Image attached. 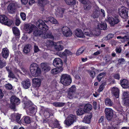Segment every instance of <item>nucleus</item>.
<instances>
[{
    "label": "nucleus",
    "mask_w": 129,
    "mask_h": 129,
    "mask_svg": "<svg viewBox=\"0 0 129 129\" xmlns=\"http://www.w3.org/2000/svg\"><path fill=\"white\" fill-rule=\"evenodd\" d=\"M30 69L31 75L34 77L38 76L41 74V70L38 65L36 63L32 64L30 67Z\"/></svg>",
    "instance_id": "nucleus-1"
},
{
    "label": "nucleus",
    "mask_w": 129,
    "mask_h": 129,
    "mask_svg": "<svg viewBox=\"0 0 129 129\" xmlns=\"http://www.w3.org/2000/svg\"><path fill=\"white\" fill-rule=\"evenodd\" d=\"M60 81L64 85H69L72 82V79L71 76L68 74H63L61 76Z\"/></svg>",
    "instance_id": "nucleus-2"
},
{
    "label": "nucleus",
    "mask_w": 129,
    "mask_h": 129,
    "mask_svg": "<svg viewBox=\"0 0 129 129\" xmlns=\"http://www.w3.org/2000/svg\"><path fill=\"white\" fill-rule=\"evenodd\" d=\"M0 22L5 25L9 26L13 23V21L5 15H0Z\"/></svg>",
    "instance_id": "nucleus-3"
},
{
    "label": "nucleus",
    "mask_w": 129,
    "mask_h": 129,
    "mask_svg": "<svg viewBox=\"0 0 129 129\" xmlns=\"http://www.w3.org/2000/svg\"><path fill=\"white\" fill-rule=\"evenodd\" d=\"M10 101L11 105L10 107L11 109H14L15 108L16 106L19 105L21 103L19 99L15 95L12 96L10 98Z\"/></svg>",
    "instance_id": "nucleus-4"
},
{
    "label": "nucleus",
    "mask_w": 129,
    "mask_h": 129,
    "mask_svg": "<svg viewBox=\"0 0 129 129\" xmlns=\"http://www.w3.org/2000/svg\"><path fill=\"white\" fill-rule=\"evenodd\" d=\"M107 21L111 26H114L120 22V20L119 17L117 15L114 16L113 18L112 17H109L108 18Z\"/></svg>",
    "instance_id": "nucleus-5"
},
{
    "label": "nucleus",
    "mask_w": 129,
    "mask_h": 129,
    "mask_svg": "<svg viewBox=\"0 0 129 129\" xmlns=\"http://www.w3.org/2000/svg\"><path fill=\"white\" fill-rule=\"evenodd\" d=\"M128 10L124 7L122 6L118 9V13L122 18L126 19L128 17Z\"/></svg>",
    "instance_id": "nucleus-6"
},
{
    "label": "nucleus",
    "mask_w": 129,
    "mask_h": 129,
    "mask_svg": "<svg viewBox=\"0 0 129 129\" xmlns=\"http://www.w3.org/2000/svg\"><path fill=\"white\" fill-rule=\"evenodd\" d=\"M76 116L73 114L70 115L64 121V123L67 125L69 126L76 122Z\"/></svg>",
    "instance_id": "nucleus-7"
},
{
    "label": "nucleus",
    "mask_w": 129,
    "mask_h": 129,
    "mask_svg": "<svg viewBox=\"0 0 129 129\" xmlns=\"http://www.w3.org/2000/svg\"><path fill=\"white\" fill-rule=\"evenodd\" d=\"M53 66L58 69L62 70L63 63L62 60L60 58H55L53 61Z\"/></svg>",
    "instance_id": "nucleus-8"
},
{
    "label": "nucleus",
    "mask_w": 129,
    "mask_h": 129,
    "mask_svg": "<svg viewBox=\"0 0 129 129\" xmlns=\"http://www.w3.org/2000/svg\"><path fill=\"white\" fill-rule=\"evenodd\" d=\"M45 22L42 20H39L37 22L36 25L39 29L43 31L48 30V27Z\"/></svg>",
    "instance_id": "nucleus-9"
},
{
    "label": "nucleus",
    "mask_w": 129,
    "mask_h": 129,
    "mask_svg": "<svg viewBox=\"0 0 129 129\" xmlns=\"http://www.w3.org/2000/svg\"><path fill=\"white\" fill-rule=\"evenodd\" d=\"M62 31L63 35L66 37H70L73 34L71 29L67 26L63 27L62 28Z\"/></svg>",
    "instance_id": "nucleus-10"
},
{
    "label": "nucleus",
    "mask_w": 129,
    "mask_h": 129,
    "mask_svg": "<svg viewBox=\"0 0 129 129\" xmlns=\"http://www.w3.org/2000/svg\"><path fill=\"white\" fill-rule=\"evenodd\" d=\"M17 8V6L16 4L14 3H11L9 4L7 9L10 13L14 14L16 11Z\"/></svg>",
    "instance_id": "nucleus-11"
},
{
    "label": "nucleus",
    "mask_w": 129,
    "mask_h": 129,
    "mask_svg": "<svg viewBox=\"0 0 129 129\" xmlns=\"http://www.w3.org/2000/svg\"><path fill=\"white\" fill-rule=\"evenodd\" d=\"M75 86L73 85L69 89L68 92V96L70 99L72 98L76 91Z\"/></svg>",
    "instance_id": "nucleus-12"
},
{
    "label": "nucleus",
    "mask_w": 129,
    "mask_h": 129,
    "mask_svg": "<svg viewBox=\"0 0 129 129\" xmlns=\"http://www.w3.org/2000/svg\"><path fill=\"white\" fill-rule=\"evenodd\" d=\"M105 114L106 117L108 120H110L112 118L113 114L112 110L110 108L105 109Z\"/></svg>",
    "instance_id": "nucleus-13"
},
{
    "label": "nucleus",
    "mask_w": 129,
    "mask_h": 129,
    "mask_svg": "<svg viewBox=\"0 0 129 129\" xmlns=\"http://www.w3.org/2000/svg\"><path fill=\"white\" fill-rule=\"evenodd\" d=\"M24 27L25 30L28 31V33L30 34L35 28V26L32 24H27L25 25Z\"/></svg>",
    "instance_id": "nucleus-14"
},
{
    "label": "nucleus",
    "mask_w": 129,
    "mask_h": 129,
    "mask_svg": "<svg viewBox=\"0 0 129 129\" xmlns=\"http://www.w3.org/2000/svg\"><path fill=\"white\" fill-rule=\"evenodd\" d=\"M21 85L25 89L29 88L31 85L30 80L29 79L25 80L22 82Z\"/></svg>",
    "instance_id": "nucleus-15"
},
{
    "label": "nucleus",
    "mask_w": 129,
    "mask_h": 129,
    "mask_svg": "<svg viewBox=\"0 0 129 129\" xmlns=\"http://www.w3.org/2000/svg\"><path fill=\"white\" fill-rule=\"evenodd\" d=\"M92 115L91 113H89L88 115L84 117L82 121L85 123L89 124L90 123Z\"/></svg>",
    "instance_id": "nucleus-16"
},
{
    "label": "nucleus",
    "mask_w": 129,
    "mask_h": 129,
    "mask_svg": "<svg viewBox=\"0 0 129 129\" xmlns=\"http://www.w3.org/2000/svg\"><path fill=\"white\" fill-rule=\"evenodd\" d=\"M33 85L35 87H39L40 86L41 82L40 79L35 78L32 80Z\"/></svg>",
    "instance_id": "nucleus-17"
},
{
    "label": "nucleus",
    "mask_w": 129,
    "mask_h": 129,
    "mask_svg": "<svg viewBox=\"0 0 129 129\" xmlns=\"http://www.w3.org/2000/svg\"><path fill=\"white\" fill-rule=\"evenodd\" d=\"M36 26H35V28L33 32V35L35 36H40L41 35H42L43 36L44 32L42 30H39L37 28H36Z\"/></svg>",
    "instance_id": "nucleus-18"
},
{
    "label": "nucleus",
    "mask_w": 129,
    "mask_h": 129,
    "mask_svg": "<svg viewBox=\"0 0 129 129\" xmlns=\"http://www.w3.org/2000/svg\"><path fill=\"white\" fill-rule=\"evenodd\" d=\"M120 83L121 86L124 88H129V82L126 79H124L120 81Z\"/></svg>",
    "instance_id": "nucleus-19"
},
{
    "label": "nucleus",
    "mask_w": 129,
    "mask_h": 129,
    "mask_svg": "<svg viewBox=\"0 0 129 129\" xmlns=\"http://www.w3.org/2000/svg\"><path fill=\"white\" fill-rule=\"evenodd\" d=\"M112 93L116 98H118L119 94V89L116 87H113L111 89Z\"/></svg>",
    "instance_id": "nucleus-20"
},
{
    "label": "nucleus",
    "mask_w": 129,
    "mask_h": 129,
    "mask_svg": "<svg viewBox=\"0 0 129 129\" xmlns=\"http://www.w3.org/2000/svg\"><path fill=\"white\" fill-rule=\"evenodd\" d=\"M41 64V68L45 72H47L50 70V67L47 63L43 62Z\"/></svg>",
    "instance_id": "nucleus-21"
},
{
    "label": "nucleus",
    "mask_w": 129,
    "mask_h": 129,
    "mask_svg": "<svg viewBox=\"0 0 129 129\" xmlns=\"http://www.w3.org/2000/svg\"><path fill=\"white\" fill-rule=\"evenodd\" d=\"M64 10L65 9L64 8L57 9L56 13V16L58 17H62Z\"/></svg>",
    "instance_id": "nucleus-22"
},
{
    "label": "nucleus",
    "mask_w": 129,
    "mask_h": 129,
    "mask_svg": "<svg viewBox=\"0 0 129 129\" xmlns=\"http://www.w3.org/2000/svg\"><path fill=\"white\" fill-rule=\"evenodd\" d=\"M100 13V10L99 7H97L95 8L92 15V17L94 18H97L99 16Z\"/></svg>",
    "instance_id": "nucleus-23"
},
{
    "label": "nucleus",
    "mask_w": 129,
    "mask_h": 129,
    "mask_svg": "<svg viewBox=\"0 0 129 129\" xmlns=\"http://www.w3.org/2000/svg\"><path fill=\"white\" fill-rule=\"evenodd\" d=\"M47 20H45V22L46 23H47L49 21L53 24H58V23L57 20L52 17L50 16L48 17Z\"/></svg>",
    "instance_id": "nucleus-24"
},
{
    "label": "nucleus",
    "mask_w": 129,
    "mask_h": 129,
    "mask_svg": "<svg viewBox=\"0 0 129 129\" xmlns=\"http://www.w3.org/2000/svg\"><path fill=\"white\" fill-rule=\"evenodd\" d=\"M47 30H44V34H43V36H44L45 38H50L53 39H54V36L51 33H48L47 31Z\"/></svg>",
    "instance_id": "nucleus-25"
},
{
    "label": "nucleus",
    "mask_w": 129,
    "mask_h": 129,
    "mask_svg": "<svg viewBox=\"0 0 129 129\" xmlns=\"http://www.w3.org/2000/svg\"><path fill=\"white\" fill-rule=\"evenodd\" d=\"M71 52L68 50H65L62 52H60L59 56L62 58H67V56L70 54H71Z\"/></svg>",
    "instance_id": "nucleus-26"
},
{
    "label": "nucleus",
    "mask_w": 129,
    "mask_h": 129,
    "mask_svg": "<svg viewBox=\"0 0 129 129\" xmlns=\"http://www.w3.org/2000/svg\"><path fill=\"white\" fill-rule=\"evenodd\" d=\"M92 108V105L89 104H86L84 108V112H87L91 111Z\"/></svg>",
    "instance_id": "nucleus-27"
},
{
    "label": "nucleus",
    "mask_w": 129,
    "mask_h": 129,
    "mask_svg": "<svg viewBox=\"0 0 129 129\" xmlns=\"http://www.w3.org/2000/svg\"><path fill=\"white\" fill-rule=\"evenodd\" d=\"M9 51L7 48H5L3 49L2 52V56L5 58H7L9 55Z\"/></svg>",
    "instance_id": "nucleus-28"
},
{
    "label": "nucleus",
    "mask_w": 129,
    "mask_h": 129,
    "mask_svg": "<svg viewBox=\"0 0 129 129\" xmlns=\"http://www.w3.org/2000/svg\"><path fill=\"white\" fill-rule=\"evenodd\" d=\"M74 33L76 35L79 37H83V33L81 29H76L75 30Z\"/></svg>",
    "instance_id": "nucleus-29"
},
{
    "label": "nucleus",
    "mask_w": 129,
    "mask_h": 129,
    "mask_svg": "<svg viewBox=\"0 0 129 129\" xmlns=\"http://www.w3.org/2000/svg\"><path fill=\"white\" fill-rule=\"evenodd\" d=\"M21 120L23 122L26 124H29L31 122V120L30 117L27 116H24L22 119Z\"/></svg>",
    "instance_id": "nucleus-30"
},
{
    "label": "nucleus",
    "mask_w": 129,
    "mask_h": 129,
    "mask_svg": "<svg viewBox=\"0 0 129 129\" xmlns=\"http://www.w3.org/2000/svg\"><path fill=\"white\" fill-rule=\"evenodd\" d=\"M66 4L71 6H74L76 4V0H64Z\"/></svg>",
    "instance_id": "nucleus-31"
},
{
    "label": "nucleus",
    "mask_w": 129,
    "mask_h": 129,
    "mask_svg": "<svg viewBox=\"0 0 129 129\" xmlns=\"http://www.w3.org/2000/svg\"><path fill=\"white\" fill-rule=\"evenodd\" d=\"M31 47V45L29 44H28L25 46L23 50V52L25 53H28L29 52L30 50V48Z\"/></svg>",
    "instance_id": "nucleus-32"
},
{
    "label": "nucleus",
    "mask_w": 129,
    "mask_h": 129,
    "mask_svg": "<svg viewBox=\"0 0 129 129\" xmlns=\"http://www.w3.org/2000/svg\"><path fill=\"white\" fill-rule=\"evenodd\" d=\"M12 30L15 36H18L20 35V31L17 27H13Z\"/></svg>",
    "instance_id": "nucleus-33"
},
{
    "label": "nucleus",
    "mask_w": 129,
    "mask_h": 129,
    "mask_svg": "<svg viewBox=\"0 0 129 129\" xmlns=\"http://www.w3.org/2000/svg\"><path fill=\"white\" fill-rule=\"evenodd\" d=\"M53 106L56 107H61L64 106L65 103L62 102H54L53 103Z\"/></svg>",
    "instance_id": "nucleus-34"
},
{
    "label": "nucleus",
    "mask_w": 129,
    "mask_h": 129,
    "mask_svg": "<svg viewBox=\"0 0 129 129\" xmlns=\"http://www.w3.org/2000/svg\"><path fill=\"white\" fill-rule=\"evenodd\" d=\"M54 48L56 51H59L62 50L63 47L62 46L59 44H57L54 46Z\"/></svg>",
    "instance_id": "nucleus-35"
},
{
    "label": "nucleus",
    "mask_w": 129,
    "mask_h": 129,
    "mask_svg": "<svg viewBox=\"0 0 129 129\" xmlns=\"http://www.w3.org/2000/svg\"><path fill=\"white\" fill-rule=\"evenodd\" d=\"M113 103L112 101L109 98H107L105 100V105L109 106H112Z\"/></svg>",
    "instance_id": "nucleus-36"
},
{
    "label": "nucleus",
    "mask_w": 129,
    "mask_h": 129,
    "mask_svg": "<svg viewBox=\"0 0 129 129\" xmlns=\"http://www.w3.org/2000/svg\"><path fill=\"white\" fill-rule=\"evenodd\" d=\"M57 69V68L52 69L51 71V73L53 75L59 73L60 71H61L62 70H59V69Z\"/></svg>",
    "instance_id": "nucleus-37"
},
{
    "label": "nucleus",
    "mask_w": 129,
    "mask_h": 129,
    "mask_svg": "<svg viewBox=\"0 0 129 129\" xmlns=\"http://www.w3.org/2000/svg\"><path fill=\"white\" fill-rule=\"evenodd\" d=\"M105 74L104 72L100 73L97 77L96 78L99 82H100Z\"/></svg>",
    "instance_id": "nucleus-38"
},
{
    "label": "nucleus",
    "mask_w": 129,
    "mask_h": 129,
    "mask_svg": "<svg viewBox=\"0 0 129 129\" xmlns=\"http://www.w3.org/2000/svg\"><path fill=\"white\" fill-rule=\"evenodd\" d=\"M7 64L6 62L0 59V69L1 70L5 67Z\"/></svg>",
    "instance_id": "nucleus-39"
},
{
    "label": "nucleus",
    "mask_w": 129,
    "mask_h": 129,
    "mask_svg": "<svg viewBox=\"0 0 129 129\" xmlns=\"http://www.w3.org/2000/svg\"><path fill=\"white\" fill-rule=\"evenodd\" d=\"M47 0H38V4H41L42 6H44L47 4Z\"/></svg>",
    "instance_id": "nucleus-40"
},
{
    "label": "nucleus",
    "mask_w": 129,
    "mask_h": 129,
    "mask_svg": "<svg viewBox=\"0 0 129 129\" xmlns=\"http://www.w3.org/2000/svg\"><path fill=\"white\" fill-rule=\"evenodd\" d=\"M28 110L30 113L35 114L36 113V109L35 106H32L28 109Z\"/></svg>",
    "instance_id": "nucleus-41"
},
{
    "label": "nucleus",
    "mask_w": 129,
    "mask_h": 129,
    "mask_svg": "<svg viewBox=\"0 0 129 129\" xmlns=\"http://www.w3.org/2000/svg\"><path fill=\"white\" fill-rule=\"evenodd\" d=\"M25 107L26 108H30L33 106V103L31 101H28L24 103Z\"/></svg>",
    "instance_id": "nucleus-42"
},
{
    "label": "nucleus",
    "mask_w": 129,
    "mask_h": 129,
    "mask_svg": "<svg viewBox=\"0 0 129 129\" xmlns=\"http://www.w3.org/2000/svg\"><path fill=\"white\" fill-rule=\"evenodd\" d=\"M45 117L47 118H49L50 116H52V114L48 111H45L44 113Z\"/></svg>",
    "instance_id": "nucleus-43"
},
{
    "label": "nucleus",
    "mask_w": 129,
    "mask_h": 129,
    "mask_svg": "<svg viewBox=\"0 0 129 129\" xmlns=\"http://www.w3.org/2000/svg\"><path fill=\"white\" fill-rule=\"evenodd\" d=\"M91 7V5L87 3L84 4L83 6L84 9L86 11H88L90 9Z\"/></svg>",
    "instance_id": "nucleus-44"
},
{
    "label": "nucleus",
    "mask_w": 129,
    "mask_h": 129,
    "mask_svg": "<svg viewBox=\"0 0 129 129\" xmlns=\"http://www.w3.org/2000/svg\"><path fill=\"white\" fill-rule=\"evenodd\" d=\"M84 50V49L83 47H81L77 51L76 55L77 56L81 54L83 52Z\"/></svg>",
    "instance_id": "nucleus-45"
},
{
    "label": "nucleus",
    "mask_w": 129,
    "mask_h": 129,
    "mask_svg": "<svg viewBox=\"0 0 129 129\" xmlns=\"http://www.w3.org/2000/svg\"><path fill=\"white\" fill-rule=\"evenodd\" d=\"M84 109L80 108L78 109L76 112L77 115H81L84 114Z\"/></svg>",
    "instance_id": "nucleus-46"
},
{
    "label": "nucleus",
    "mask_w": 129,
    "mask_h": 129,
    "mask_svg": "<svg viewBox=\"0 0 129 129\" xmlns=\"http://www.w3.org/2000/svg\"><path fill=\"white\" fill-rule=\"evenodd\" d=\"M16 121L17 122H19L21 117V115L18 113L16 114L14 116Z\"/></svg>",
    "instance_id": "nucleus-47"
},
{
    "label": "nucleus",
    "mask_w": 129,
    "mask_h": 129,
    "mask_svg": "<svg viewBox=\"0 0 129 129\" xmlns=\"http://www.w3.org/2000/svg\"><path fill=\"white\" fill-rule=\"evenodd\" d=\"M53 125L54 127L58 128L59 127L60 124L59 121L56 119L55 120Z\"/></svg>",
    "instance_id": "nucleus-48"
},
{
    "label": "nucleus",
    "mask_w": 129,
    "mask_h": 129,
    "mask_svg": "<svg viewBox=\"0 0 129 129\" xmlns=\"http://www.w3.org/2000/svg\"><path fill=\"white\" fill-rule=\"evenodd\" d=\"M123 98L125 99L126 98H129L128 97L129 96V92H128L124 91L123 93Z\"/></svg>",
    "instance_id": "nucleus-49"
},
{
    "label": "nucleus",
    "mask_w": 129,
    "mask_h": 129,
    "mask_svg": "<svg viewBox=\"0 0 129 129\" xmlns=\"http://www.w3.org/2000/svg\"><path fill=\"white\" fill-rule=\"evenodd\" d=\"M95 73L93 70H91L90 71L89 75L90 77L92 79H93L95 76Z\"/></svg>",
    "instance_id": "nucleus-50"
},
{
    "label": "nucleus",
    "mask_w": 129,
    "mask_h": 129,
    "mask_svg": "<svg viewBox=\"0 0 129 129\" xmlns=\"http://www.w3.org/2000/svg\"><path fill=\"white\" fill-rule=\"evenodd\" d=\"M105 83H103L99 87V88L98 89V91L99 92H100L102 91L104 87V85H105Z\"/></svg>",
    "instance_id": "nucleus-51"
},
{
    "label": "nucleus",
    "mask_w": 129,
    "mask_h": 129,
    "mask_svg": "<svg viewBox=\"0 0 129 129\" xmlns=\"http://www.w3.org/2000/svg\"><path fill=\"white\" fill-rule=\"evenodd\" d=\"M87 32L85 31L84 35L90 37L92 34V31L90 30H88Z\"/></svg>",
    "instance_id": "nucleus-52"
},
{
    "label": "nucleus",
    "mask_w": 129,
    "mask_h": 129,
    "mask_svg": "<svg viewBox=\"0 0 129 129\" xmlns=\"http://www.w3.org/2000/svg\"><path fill=\"white\" fill-rule=\"evenodd\" d=\"M20 16L22 19L23 20H25L26 18V15L23 12H21L20 14Z\"/></svg>",
    "instance_id": "nucleus-53"
},
{
    "label": "nucleus",
    "mask_w": 129,
    "mask_h": 129,
    "mask_svg": "<svg viewBox=\"0 0 129 129\" xmlns=\"http://www.w3.org/2000/svg\"><path fill=\"white\" fill-rule=\"evenodd\" d=\"M98 29L101 30H105V25L103 24H100V26L99 25L98 26Z\"/></svg>",
    "instance_id": "nucleus-54"
},
{
    "label": "nucleus",
    "mask_w": 129,
    "mask_h": 129,
    "mask_svg": "<svg viewBox=\"0 0 129 129\" xmlns=\"http://www.w3.org/2000/svg\"><path fill=\"white\" fill-rule=\"evenodd\" d=\"M114 36V35L113 34H109L106 37L107 39V40H109L112 39Z\"/></svg>",
    "instance_id": "nucleus-55"
},
{
    "label": "nucleus",
    "mask_w": 129,
    "mask_h": 129,
    "mask_svg": "<svg viewBox=\"0 0 129 129\" xmlns=\"http://www.w3.org/2000/svg\"><path fill=\"white\" fill-rule=\"evenodd\" d=\"M8 77L12 78H14L15 77V75L11 71L9 72Z\"/></svg>",
    "instance_id": "nucleus-56"
},
{
    "label": "nucleus",
    "mask_w": 129,
    "mask_h": 129,
    "mask_svg": "<svg viewBox=\"0 0 129 129\" xmlns=\"http://www.w3.org/2000/svg\"><path fill=\"white\" fill-rule=\"evenodd\" d=\"M124 104L126 106H128L129 105V98L124 99Z\"/></svg>",
    "instance_id": "nucleus-57"
},
{
    "label": "nucleus",
    "mask_w": 129,
    "mask_h": 129,
    "mask_svg": "<svg viewBox=\"0 0 129 129\" xmlns=\"http://www.w3.org/2000/svg\"><path fill=\"white\" fill-rule=\"evenodd\" d=\"M6 88L8 89L11 90L12 88V85L8 83L5 86Z\"/></svg>",
    "instance_id": "nucleus-58"
},
{
    "label": "nucleus",
    "mask_w": 129,
    "mask_h": 129,
    "mask_svg": "<svg viewBox=\"0 0 129 129\" xmlns=\"http://www.w3.org/2000/svg\"><path fill=\"white\" fill-rule=\"evenodd\" d=\"M34 51L35 53H36L40 51V50L37 45H35L34 46Z\"/></svg>",
    "instance_id": "nucleus-59"
},
{
    "label": "nucleus",
    "mask_w": 129,
    "mask_h": 129,
    "mask_svg": "<svg viewBox=\"0 0 129 129\" xmlns=\"http://www.w3.org/2000/svg\"><path fill=\"white\" fill-rule=\"evenodd\" d=\"M21 23L19 18H16L15 20V25L17 26H18Z\"/></svg>",
    "instance_id": "nucleus-60"
},
{
    "label": "nucleus",
    "mask_w": 129,
    "mask_h": 129,
    "mask_svg": "<svg viewBox=\"0 0 129 129\" xmlns=\"http://www.w3.org/2000/svg\"><path fill=\"white\" fill-rule=\"evenodd\" d=\"M108 57H105L106 58L105 60H106V62H109L111 59V57L109 55Z\"/></svg>",
    "instance_id": "nucleus-61"
},
{
    "label": "nucleus",
    "mask_w": 129,
    "mask_h": 129,
    "mask_svg": "<svg viewBox=\"0 0 129 129\" xmlns=\"http://www.w3.org/2000/svg\"><path fill=\"white\" fill-rule=\"evenodd\" d=\"M22 4L24 5L26 4L28 2V0H21Z\"/></svg>",
    "instance_id": "nucleus-62"
},
{
    "label": "nucleus",
    "mask_w": 129,
    "mask_h": 129,
    "mask_svg": "<svg viewBox=\"0 0 129 129\" xmlns=\"http://www.w3.org/2000/svg\"><path fill=\"white\" fill-rule=\"evenodd\" d=\"M114 78L116 79H119L120 78V75L118 74H116L114 75Z\"/></svg>",
    "instance_id": "nucleus-63"
},
{
    "label": "nucleus",
    "mask_w": 129,
    "mask_h": 129,
    "mask_svg": "<svg viewBox=\"0 0 129 129\" xmlns=\"http://www.w3.org/2000/svg\"><path fill=\"white\" fill-rule=\"evenodd\" d=\"M115 51L117 53H120L121 52V48H116L115 49Z\"/></svg>",
    "instance_id": "nucleus-64"
}]
</instances>
